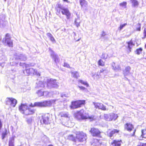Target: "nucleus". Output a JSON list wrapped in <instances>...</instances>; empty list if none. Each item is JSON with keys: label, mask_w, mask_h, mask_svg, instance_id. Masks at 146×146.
<instances>
[{"label": "nucleus", "mask_w": 146, "mask_h": 146, "mask_svg": "<svg viewBox=\"0 0 146 146\" xmlns=\"http://www.w3.org/2000/svg\"><path fill=\"white\" fill-rule=\"evenodd\" d=\"M38 107V102H35L34 104L31 103L28 106L27 104H21L19 106V110L20 112L25 115L27 116L34 114L36 110L31 109L30 107Z\"/></svg>", "instance_id": "f257e3e1"}, {"label": "nucleus", "mask_w": 146, "mask_h": 146, "mask_svg": "<svg viewBox=\"0 0 146 146\" xmlns=\"http://www.w3.org/2000/svg\"><path fill=\"white\" fill-rule=\"evenodd\" d=\"M86 104L85 100H78L72 102L70 106L71 109H76L80 108L82 106Z\"/></svg>", "instance_id": "f03ea898"}, {"label": "nucleus", "mask_w": 146, "mask_h": 146, "mask_svg": "<svg viewBox=\"0 0 146 146\" xmlns=\"http://www.w3.org/2000/svg\"><path fill=\"white\" fill-rule=\"evenodd\" d=\"M52 120L51 115L49 113H46L41 115L40 121L45 124H48L50 123Z\"/></svg>", "instance_id": "7ed1b4c3"}, {"label": "nucleus", "mask_w": 146, "mask_h": 146, "mask_svg": "<svg viewBox=\"0 0 146 146\" xmlns=\"http://www.w3.org/2000/svg\"><path fill=\"white\" fill-rule=\"evenodd\" d=\"M76 140L80 142H83L86 141L87 136L86 133L82 131H79L76 134Z\"/></svg>", "instance_id": "20e7f679"}, {"label": "nucleus", "mask_w": 146, "mask_h": 146, "mask_svg": "<svg viewBox=\"0 0 146 146\" xmlns=\"http://www.w3.org/2000/svg\"><path fill=\"white\" fill-rule=\"evenodd\" d=\"M89 132L93 137H101V132L100 129L97 128L92 127L89 130Z\"/></svg>", "instance_id": "39448f33"}, {"label": "nucleus", "mask_w": 146, "mask_h": 146, "mask_svg": "<svg viewBox=\"0 0 146 146\" xmlns=\"http://www.w3.org/2000/svg\"><path fill=\"white\" fill-rule=\"evenodd\" d=\"M82 109L80 110L77 111L74 114V117L78 121H81L82 120L86 119L87 115H84L83 113H81Z\"/></svg>", "instance_id": "423d86ee"}, {"label": "nucleus", "mask_w": 146, "mask_h": 146, "mask_svg": "<svg viewBox=\"0 0 146 146\" xmlns=\"http://www.w3.org/2000/svg\"><path fill=\"white\" fill-rule=\"evenodd\" d=\"M120 130L118 129H108L107 131V136L110 137L113 136L115 133H119Z\"/></svg>", "instance_id": "0eeeda50"}, {"label": "nucleus", "mask_w": 146, "mask_h": 146, "mask_svg": "<svg viewBox=\"0 0 146 146\" xmlns=\"http://www.w3.org/2000/svg\"><path fill=\"white\" fill-rule=\"evenodd\" d=\"M7 100L6 101L7 104L10 102V105L11 107H15L17 103V101L15 99L12 98H7Z\"/></svg>", "instance_id": "6e6552de"}, {"label": "nucleus", "mask_w": 146, "mask_h": 146, "mask_svg": "<svg viewBox=\"0 0 146 146\" xmlns=\"http://www.w3.org/2000/svg\"><path fill=\"white\" fill-rule=\"evenodd\" d=\"M47 84L48 86H50L51 88L55 87L57 85L56 80L52 79H50L47 80Z\"/></svg>", "instance_id": "1a4fd4ad"}, {"label": "nucleus", "mask_w": 146, "mask_h": 146, "mask_svg": "<svg viewBox=\"0 0 146 146\" xmlns=\"http://www.w3.org/2000/svg\"><path fill=\"white\" fill-rule=\"evenodd\" d=\"M61 11L63 15H65L66 16L67 19H69L70 18L71 14L68 9L64 8L62 9Z\"/></svg>", "instance_id": "9d476101"}, {"label": "nucleus", "mask_w": 146, "mask_h": 146, "mask_svg": "<svg viewBox=\"0 0 146 146\" xmlns=\"http://www.w3.org/2000/svg\"><path fill=\"white\" fill-rule=\"evenodd\" d=\"M134 129L133 125L130 123H127L124 125V129L129 131H130Z\"/></svg>", "instance_id": "9b49d317"}, {"label": "nucleus", "mask_w": 146, "mask_h": 146, "mask_svg": "<svg viewBox=\"0 0 146 146\" xmlns=\"http://www.w3.org/2000/svg\"><path fill=\"white\" fill-rule=\"evenodd\" d=\"M122 143V141L121 140H114L111 143V145L112 146H121Z\"/></svg>", "instance_id": "f8f14e48"}, {"label": "nucleus", "mask_w": 146, "mask_h": 146, "mask_svg": "<svg viewBox=\"0 0 146 146\" xmlns=\"http://www.w3.org/2000/svg\"><path fill=\"white\" fill-rule=\"evenodd\" d=\"M38 107H46L49 105L50 104V101H45L42 102H38Z\"/></svg>", "instance_id": "ddd939ff"}, {"label": "nucleus", "mask_w": 146, "mask_h": 146, "mask_svg": "<svg viewBox=\"0 0 146 146\" xmlns=\"http://www.w3.org/2000/svg\"><path fill=\"white\" fill-rule=\"evenodd\" d=\"M51 52H52L50 55L52 58L54 60V61L56 62L58 61V56L55 54L54 52L51 49H50Z\"/></svg>", "instance_id": "4468645a"}, {"label": "nucleus", "mask_w": 146, "mask_h": 146, "mask_svg": "<svg viewBox=\"0 0 146 146\" xmlns=\"http://www.w3.org/2000/svg\"><path fill=\"white\" fill-rule=\"evenodd\" d=\"M118 117L117 114L112 113L109 115L108 117V121L115 120Z\"/></svg>", "instance_id": "2eb2a0df"}, {"label": "nucleus", "mask_w": 146, "mask_h": 146, "mask_svg": "<svg viewBox=\"0 0 146 146\" xmlns=\"http://www.w3.org/2000/svg\"><path fill=\"white\" fill-rule=\"evenodd\" d=\"M2 42L4 44H6L9 47L13 46V42L12 40L10 39H7L5 40H3Z\"/></svg>", "instance_id": "dca6fc26"}, {"label": "nucleus", "mask_w": 146, "mask_h": 146, "mask_svg": "<svg viewBox=\"0 0 146 146\" xmlns=\"http://www.w3.org/2000/svg\"><path fill=\"white\" fill-rule=\"evenodd\" d=\"M100 140L96 139H94L93 141L92 144L95 146H98L101 145V143L100 142Z\"/></svg>", "instance_id": "f3484780"}, {"label": "nucleus", "mask_w": 146, "mask_h": 146, "mask_svg": "<svg viewBox=\"0 0 146 146\" xmlns=\"http://www.w3.org/2000/svg\"><path fill=\"white\" fill-rule=\"evenodd\" d=\"M67 139L72 141L73 142H76V136L75 137L72 135H69L67 136Z\"/></svg>", "instance_id": "a211bd4d"}, {"label": "nucleus", "mask_w": 146, "mask_h": 146, "mask_svg": "<svg viewBox=\"0 0 146 146\" xmlns=\"http://www.w3.org/2000/svg\"><path fill=\"white\" fill-rule=\"evenodd\" d=\"M59 115L61 117L69 118V114L68 112H61L59 113Z\"/></svg>", "instance_id": "6ab92c4d"}, {"label": "nucleus", "mask_w": 146, "mask_h": 146, "mask_svg": "<svg viewBox=\"0 0 146 146\" xmlns=\"http://www.w3.org/2000/svg\"><path fill=\"white\" fill-rule=\"evenodd\" d=\"M25 71L27 75H29L33 72H35V70L33 68H31L26 69Z\"/></svg>", "instance_id": "aec40b11"}, {"label": "nucleus", "mask_w": 146, "mask_h": 146, "mask_svg": "<svg viewBox=\"0 0 146 146\" xmlns=\"http://www.w3.org/2000/svg\"><path fill=\"white\" fill-rule=\"evenodd\" d=\"M133 7H135L138 6L139 3L137 0H130Z\"/></svg>", "instance_id": "412c9836"}, {"label": "nucleus", "mask_w": 146, "mask_h": 146, "mask_svg": "<svg viewBox=\"0 0 146 146\" xmlns=\"http://www.w3.org/2000/svg\"><path fill=\"white\" fill-rule=\"evenodd\" d=\"M127 43L128 44V48L129 49V52H130L131 51V46L134 45V44L132 40L129 41L127 42Z\"/></svg>", "instance_id": "4be33fe9"}, {"label": "nucleus", "mask_w": 146, "mask_h": 146, "mask_svg": "<svg viewBox=\"0 0 146 146\" xmlns=\"http://www.w3.org/2000/svg\"><path fill=\"white\" fill-rule=\"evenodd\" d=\"M64 8L62 7L60 4H58L57 5L56 7L55 8L56 12L58 14H60V11Z\"/></svg>", "instance_id": "5701e85b"}, {"label": "nucleus", "mask_w": 146, "mask_h": 146, "mask_svg": "<svg viewBox=\"0 0 146 146\" xmlns=\"http://www.w3.org/2000/svg\"><path fill=\"white\" fill-rule=\"evenodd\" d=\"M10 132L9 130L5 129L4 132H3L2 133V139H3Z\"/></svg>", "instance_id": "b1692460"}, {"label": "nucleus", "mask_w": 146, "mask_h": 146, "mask_svg": "<svg viewBox=\"0 0 146 146\" xmlns=\"http://www.w3.org/2000/svg\"><path fill=\"white\" fill-rule=\"evenodd\" d=\"M131 69V67L129 66H127L125 67V70L123 71V74L126 75L129 73Z\"/></svg>", "instance_id": "393cba45"}, {"label": "nucleus", "mask_w": 146, "mask_h": 146, "mask_svg": "<svg viewBox=\"0 0 146 146\" xmlns=\"http://www.w3.org/2000/svg\"><path fill=\"white\" fill-rule=\"evenodd\" d=\"M47 35L49 37L50 40L53 42H55V40L52 35L50 33H48Z\"/></svg>", "instance_id": "a878e982"}, {"label": "nucleus", "mask_w": 146, "mask_h": 146, "mask_svg": "<svg viewBox=\"0 0 146 146\" xmlns=\"http://www.w3.org/2000/svg\"><path fill=\"white\" fill-rule=\"evenodd\" d=\"M141 136L143 138H146V129H143L141 130Z\"/></svg>", "instance_id": "bb28decb"}, {"label": "nucleus", "mask_w": 146, "mask_h": 146, "mask_svg": "<svg viewBox=\"0 0 146 146\" xmlns=\"http://www.w3.org/2000/svg\"><path fill=\"white\" fill-rule=\"evenodd\" d=\"M98 63L99 66H105V62L103 61L101 59L99 60Z\"/></svg>", "instance_id": "cd10ccee"}, {"label": "nucleus", "mask_w": 146, "mask_h": 146, "mask_svg": "<svg viewBox=\"0 0 146 146\" xmlns=\"http://www.w3.org/2000/svg\"><path fill=\"white\" fill-rule=\"evenodd\" d=\"M72 74L73 77L76 78H78L80 76L79 73L77 71L74 72H72Z\"/></svg>", "instance_id": "c85d7f7f"}, {"label": "nucleus", "mask_w": 146, "mask_h": 146, "mask_svg": "<svg viewBox=\"0 0 146 146\" xmlns=\"http://www.w3.org/2000/svg\"><path fill=\"white\" fill-rule=\"evenodd\" d=\"M78 82L81 83L82 84L86 86V87L89 86V84L86 82H84L82 80H79L78 81Z\"/></svg>", "instance_id": "c756f323"}, {"label": "nucleus", "mask_w": 146, "mask_h": 146, "mask_svg": "<svg viewBox=\"0 0 146 146\" xmlns=\"http://www.w3.org/2000/svg\"><path fill=\"white\" fill-rule=\"evenodd\" d=\"M94 115L88 116L87 115L86 119H89L90 121H92L95 120Z\"/></svg>", "instance_id": "7c9ffc66"}, {"label": "nucleus", "mask_w": 146, "mask_h": 146, "mask_svg": "<svg viewBox=\"0 0 146 146\" xmlns=\"http://www.w3.org/2000/svg\"><path fill=\"white\" fill-rule=\"evenodd\" d=\"M142 50L143 49L141 48H137L135 51L137 55H139L141 53Z\"/></svg>", "instance_id": "2f4dec72"}, {"label": "nucleus", "mask_w": 146, "mask_h": 146, "mask_svg": "<svg viewBox=\"0 0 146 146\" xmlns=\"http://www.w3.org/2000/svg\"><path fill=\"white\" fill-rule=\"evenodd\" d=\"M137 27L136 28L135 31H140L141 29V25L140 23H138L137 24Z\"/></svg>", "instance_id": "473e14b6"}, {"label": "nucleus", "mask_w": 146, "mask_h": 146, "mask_svg": "<svg viewBox=\"0 0 146 146\" xmlns=\"http://www.w3.org/2000/svg\"><path fill=\"white\" fill-rule=\"evenodd\" d=\"M100 109L103 111H105L107 110L106 107L102 103L101 104Z\"/></svg>", "instance_id": "72a5a7b5"}, {"label": "nucleus", "mask_w": 146, "mask_h": 146, "mask_svg": "<svg viewBox=\"0 0 146 146\" xmlns=\"http://www.w3.org/2000/svg\"><path fill=\"white\" fill-rule=\"evenodd\" d=\"M11 36L8 33H7L5 35V37L3 38V40H5L7 39H10Z\"/></svg>", "instance_id": "f704fd0d"}, {"label": "nucleus", "mask_w": 146, "mask_h": 146, "mask_svg": "<svg viewBox=\"0 0 146 146\" xmlns=\"http://www.w3.org/2000/svg\"><path fill=\"white\" fill-rule=\"evenodd\" d=\"M101 104V103H95L94 104L95 107L96 108H98L100 109Z\"/></svg>", "instance_id": "c9c22d12"}, {"label": "nucleus", "mask_w": 146, "mask_h": 146, "mask_svg": "<svg viewBox=\"0 0 146 146\" xmlns=\"http://www.w3.org/2000/svg\"><path fill=\"white\" fill-rule=\"evenodd\" d=\"M136 146H146V143L139 142Z\"/></svg>", "instance_id": "e433bc0d"}, {"label": "nucleus", "mask_w": 146, "mask_h": 146, "mask_svg": "<svg viewBox=\"0 0 146 146\" xmlns=\"http://www.w3.org/2000/svg\"><path fill=\"white\" fill-rule=\"evenodd\" d=\"M127 25V23H125L122 25H120L119 27V30H121L123 28Z\"/></svg>", "instance_id": "4c0bfd02"}, {"label": "nucleus", "mask_w": 146, "mask_h": 146, "mask_svg": "<svg viewBox=\"0 0 146 146\" xmlns=\"http://www.w3.org/2000/svg\"><path fill=\"white\" fill-rule=\"evenodd\" d=\"M127 3L126 2H123L120 3L119 5L121 6H125L126 7Z\"/></svg>", "instance_id": "58836bf2"}, {"label": "nucleus", "mask_w": 146, "mask_h": 146, "mask_svg": "<svg viewBox=\"0 0 146 146\" xmlns=\"http://www.w3.org/2000/svg\"><path fill=\"white\" fill-rule=\"evenodd\" d=\"M85 2V0H80V4L82 7L84 5Z\"/></svg>", "instance_id": "ea45409f"}, {"label": "nucleus", "mask_w": 146, "mask_h": 146, "mask_svg": "<svg viewBox=\"0 0 146 146\" xmlns=\"http://www.w3.org/2000/svg\"><path fill=\"white\" fill-rule=\"evenodd\" d=\"M9 146H14L13 143L11 141H9Z\"/></svg>", "instance_id": "a19ab883"}, {"label": "nucleus", "mask_w": 146, "mask_h": 146, "mask_svg": "<svg viewBox=\"0 0 146 146\" xmlns=\"http://www.w3.org/2000/svg\"><path fill=\"white\" fill-rule=\"evenodd\" d=\"M64 66L68 68H69L70 67L69 65L66 63H64Z\"/></svg>", "instance_id": "79ce46f5"}, {"label": "nucleus", "mask_w": 146, "mask_h": 146, "mask_svg": "<svg viewBox=\"0 0 146 146\" xmlns=\"http://www.w3.org/2000/svg\"><path fill=\"white\" fill-rule=\"evenodd\" d=\"M143 34L144 37H146V28H145L144 29Z\"/></svg>", "instance_id": "37998d69"}, {"label": "nucleus", "mask_w": 146, "mask_h": 146, "mask_svg": "<svg viewBox=\"0 0 146 146\" xmlns=\"http://www.w3.org/2000/svg\"><path fill=\"white\" fill-rule=\"evenodd\" d=\"M78 87L81 90H84L86 89V88L85 87L82 86H79Z\"/></svg>", "instance_id": "c03bdc74"}, {"label": "nucleus", "mask_w": 146, "mask_h": 146, "mask_svg": "<svg viewBox=\"0 0 146 146\" xmlns=\"http://www.w3.org/2000/svg\"><path fill=\"white\" fill-rule=\"evenodd\" d=\"M136 131V129H134V130L133 131V133L132 134H131V136H135V133Z\"/></svg>", "instance_id": "a18cd8bd"}, {"label": "nucleus", "mask_w": 146, "mask_h": 146, "mask_svg": "<svg viewBox=\"0 0 146 146\" xmlns=\"http://www.w3.org/2000/svg\"><path fill=\"white\" fill-rule=\"evenodd\" d=\"M32 121V119H27V121L28 123H30Z\"/></svg>", "instance_id": "49530a36"}, {"label": "nucleus", "mask_w": 146, "mask_h": 146, "mask_svg": "<svg viewBox=\"0 0 146 146\" xmlns=\"http://www.w3.org/2000/svg\"><path fill=\"white\" fill-rule=\"evenodd\" d=\"M105 71V70L103 69H102L101 70H100V72H99V74H100L101 73H103Z\"/></svg>", "instance_id": "de8ad7c7"}, {"label": "nucleus", "mask_w": 146, "mask_h": 146, "mask_svg": "<svg viewBox=\"0 0 146 146\" xmlns=\"http://www.w3.org/2000/svg\"><path fill=\"white\" fill-rule=\"evenodd\" d=\"M64 2H66L67 3H70V1H69L68 0H62Z\"/></svg>", "instance_id": "09e8293b"}, {"label": "nucleus", "mask_w": 146, "mask_h": 146, "mask_svg": "<svg viewBox=\"0 0 146 146\" xmlns=\"http://www.w3.org/2000/svg\"><path fill=\"white\" fill-rule=\"evenodd\" d=\"M48 146H53V145H52L51 144L48 145Z\"/></svg>", "instance_id": "8fccbe9b"}, {"label": "nucleus", "mask_w": 146, "mask_h": 146, "mask_svg": "<svg viewBox=\"0 0 146 146\" xmlns=\"http://www.w3.org/2000/svg\"><path fill=\"white\" fill-rule=\"evenodd\" d=\"M145 48H146V44H145Z\"/></svg>", "instance_id": "3c124183"}, {"label": "nucleus", "mask_w": 146, "mask_h": 146, "mask_svg": "<svg viewBox=\"0 0 146 146\" xmlns=\"http://www.w3.org/2000/svg\"><path fill=\"white\" fill-rule=\"evenodd\" d=\"M80 39H78L77 40H76V41H79V40H80Z\"/></svg>", "instance_id": "603ef678"}, {"label": "nucleus", "mask_w": 146, "mask_h": 146, "mask_svg": "<svg viewBox=\"0 0 146 146\" xmlns=\"http://www.w3.org/2000/svg\"><path fill=\"white\" fill-rule=\"evenodd\" d=\"M21 146V145H20V146Z\"/></svg>", "instance_id": "864d4df0"}, {"label": "nucleus", "mask_w": 146, "mask_h": 146, "mask_svg": "<svg viewBox=\"0 0 146 146\" xmlns=\"http://www.w3.org/2000/svg\"><path fill=\"white\" fill-rule=\"evenodd\" d=\"M5 0V1L6 0Z\"/></svg>", "instance_id": "5fc2aeb1"}]
</instances>
